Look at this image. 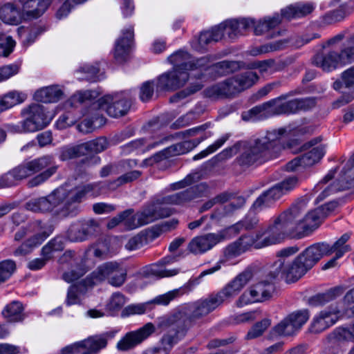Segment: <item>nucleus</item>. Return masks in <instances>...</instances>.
Returning a JSON list of instances; mask_svg holds the SVG:
<instances>
[{
  "mask_svg": "<svg viewBox=\"0 0 354 354\" xmlns=\"http://www.w3.org/2000/svg\"><path fill=\"white\" fill-rule=\"evenodd\" d=\"M339 314L340 310L337 306H330L320 311L313 317L308 328V332L312 334H319L322 333L338 321Z\"/></svg>",
  "mask_w": 354,
  "mask_h": 354,
  "instance_id": "obj_13",
  "label": "nucleus"
},
{
  "mask_svg": "<svg viewBox=\"0 0 354 354\" xmlns=\"http://www.w3.org/2000/svg\"><path fill=\"white\" fill-rule=\"evenodd\" d=\"M155 330V326L151 323H147L140 329L129 332L117 344L120 351H125L131 349L147 339Z\"/></svg>",
  "mask_w": 354,
  "mask_h": 354,
  "instance_id": "obj_19",
  "label": "nucleus"
},
{
  "mask_svg": "<svg viewBox=\"0 0 354 354\" xmlns=\"http://www.w3.org/2000/svg\"><path fill=\"white\" fill-rule=\"evenodd\" d=\"M224 90L225 88L223 87V83L220 82L207 87L203 91V93L205 97L209 98L217 99L221 97H226Z\"/></svg>",
  "mask_w": 354,
  "mask_h": 354,
  "instance_id": "obj_60",
  "label": "nucleus"
},
{
  "mask_svg": "<svg viewBox=\"0 0 354 354\" xmlns=\"http://www.w3.org/2000/svg\"><path fill=\"white\" fill-rule=\"evenodd\" d=\"M242 65L241 62L224 60L212 65V67L222 75H227L238 71Z\"/></svg>",
  "mask_w": 354,
  "mask_h": 354,
  "instance_id": "obj_50",
  "label": "nucleus"
},
{
  "mask_svg": "<svg viewBox=\"0 0 354 354\" xmlns=\"http://www.w3.org/2000/svg\"><path fill=\"white\" fill-rule=\"evenodd\" d=\"M127 272L125 268L120 266L109 277V283L115 287H120L127 279Z\"/></svg>",
  "mask_w": 354,
  "mask_h": 354,
  "instance_id": "obj_59",
  "label": "nucleus"
},
{
  "mask_svg": "<svg viewBox=\"0 0 354 354\" xmlns=\"http://www.w3.org/2000/svg\"><path fill=\"white\" fill-rule=\"evenodd\" d=\"M325 154L323 147L313 148L310 151L300 156L301 159V167H311L318 162Z\"/></svg>",
  "mask_w": 354,
  "mask_h": 354,
  "instance_id": "obj_45",
  "label": "nucleus"
},
{
  "mask_svg": "<svg viewBox=\"0 0 354 354\" xmlns=\"http://www.w3.org/2000/svg\"><path fill=\"white\" fill-rule=\"evenodd\" d=\"M133 30L129 28L123 32L122 36L115 42L114 57L116 62L122 63L128 57L133 41Z\"/></svg>",
  "mask_w": 354,
  "mask_h": 354,
  "instance_id": "obj_25",
  "label": "nucleus"
},
{
  "mask_svg": "<svg viewBox=\"0 0 354 354\" xmlns=\"http://www.w3.org/2000/svg\"><path fill=\"white\" fill-rule=\"evenodd\" d=\"M271 322L269 319H263L254 324L248 332L245 339H252L261 336L266 329L270 326Z\"/></svg>",
  "mask_w": 354,
  "mask_h": 354,
  "instance_id": "obj_55",
  "label": "nucleus"
},
{
  "mask_svg": "<svg viewBox=\"0 0 354 354\" xmlns=\"http://www.w3.org/2000/svg\"><path fill=\"white\" fill-rule=\"evenodd\" d=\"M282 17L278 13L272 17H265L254 23V32L256 35H261L270 32L282 22Z\"/></svg>",
  "mask_w": 354,
  "mask_h": 354,
  "instance_id": "obj_37",
  "label": "nucleus"
},
{
  "mask_svg": "<svg viewBox=\"0 0 354 354\" xmlns=\"http://www.w3.org/2000/svg\"><path fill=\"white\" fill-rule=\"evenodd\" d=\"M241 290L234 283L232 280L229 282L224 288H223L216 294H212L216 302L220 306L224 301L236 296Z\"/></svg>",
  "mask_w": 354,
  "mask_h": 354,
  "instance_id": "obj_41",
  "label": "nucleus"
},
{
  "mask_svg": "<svg viewBox=\"0 0 354 354\" xmlns=\"http://www.w3.org/2000/svg\"><path fill=\"white\" fill-rule=\"evenodd\" d=\"M266 233L268 236L263 239L266 246L280 242L286 236H290V232L285 228L282 222L279 221L278 217L274 220V223L268 227Z\"/></svg>",
  "mask_w": 354,
  "mask_h": 354,
  "instance_id": "obj_31",
  "label": "nucleus"
},
{
  "mask_svg": "<svg viewBox=\"0 0 354 354\" xmlns=\"http://www.w3.org/2000/svg\"><path fill=\"white\" fill-rule=\"evenodd\" d=\"M67 236L71 241L73 242L84 241L87 239L81 222L73 223L69 227Z\"/></svg>",
  "mask_w": 354,
  "mask_h": 354,
  "instance_id": "obj_57",
  "label": "nucleus"
},
{
  "mask_svg": "<svg viewBox=\"0 0 354 354\" xmlns=\"http://www.w3.org/2000/svg\"><path fill=\"white\" fill-rule=\"evenodd\" d=\"M17 269L16 263L11 259L0 261V285L7 281Z\"/></svg>",
  "mask_w": 354,
  "mask_h": 354,
  "instance_id": "obj_51",
  "label": "nucleus"
},
{
  "mask_svg": "<svg viewBox=\"0 0 354 354\" xmlns=\"http://www.w3.org/2000/svg\"><path fill=\"white\" fill-rule=\"evenodd\" d=\"M170 214V211L167 209L162 208L156 204H150L137 212V218L141 226H142L159 218L169 216Z\"/></svg>",
  "mask_w": 354,
  "mask_h": 354,
  "instance_id": "obj_24",
  "label": "nucleus"
},
{
  "mask_svg": "<svg viewBox=\"0 0 354 354\" xmlns=\"http://www.w3.org/2000/svg\"><path fill=\"white\" fill-rule=\"evenodd\" d=\"M333 86L336 91L340 90L343 86L354 87V66L344 71L340 78L334 82Z\"/></svg>",
  "mask_w": 354,
  "mask_h": 354,
  "instance_id": "obj_48",
  "label": "nucleus"
},
{
  "mask_svg": "<svg viewBox=\"0 0 354 354\" xmlns=\"http://www.w3.org/2000/svg\"><path fill=\"white\" fill-rule=\"evenodd\" d=\"M141 174L142 172L140 171L133 170L120 176L117 179L112 181L97 182L89 183L88 185H97L91 192H93L96 189H115L117 187L123 184L131 183L137 180L138 178H140Z\"/></svg>",
  "mask_w": 354,
  "mask_h": 354,
  "instance_id": "obj_28",
  "label": "nucleus"
},
{
  "mask_svg": "<svg viewBox=\"0 0 354 354\" xmlns=\"http://www.w3.org/2000/svg\"><path fill=\"white\" fill-rule=\"evenodd\" d=\"M351 333L346 327H337L326 336V341L330 344H337L344 342H351Z\"/></svg>",
  "mask_w": 354,
  "mask_h": 354,
  "instance_id": "obj_43",
  "label": "nucleus"
},
{
  "mask_svg": "<svg viewBox=\"0 0 354 354\" xmlns=\"http://www.w3.org/2000/svg\"><path fill=\"white\" fill-rule=\"evenodd\" d=\"M345 289L342 286H336L329 289L325 292L319 293L309 299V304L312 306H323L341 296Z\"/></svg>",
  "mask_w": 354,
  "mask_h": 354,
  "instance_id": "obj_36",
  "label": "nucleus"
},
{
  "mask_svg": "<svg viewBox=\"0 0 354 354\" xmlns=\"http://www.w3.org/2000/svg\"><path fill=\"white\" fill-rule=\"evenodd\" d=\"M188 78L187 72L173 69L158 77L156 87L160 91L176 90L183 86Z\"/></svg>",
  "mask_w": 354,
  "mask_h": 354,
  "instance_id": "obj_20",
  "label": "nucleus"
},
{
  "mask_svg": "<svg viewBox=\"0 0 354 354\" xmlns=\"http://www.w3.org/2000/svg\"><path fill=\"white\" fill-rule=\"evenodd\" d=\"M21 115L27 117L23 122V129L30 133L44 129L50 123L53 116L46 112L43 105L39 104H32L24 109Z\"/></svg>",
  "mask_w": 354,
  "mask_h": 354,
  "instance_id": "obj_5",
  "label": "nucleus"
},
{
  "mask_svg": "<svg viewBox=\"0 0 354 354\" xmlns=\"http://www.w3.org/2000/svg\"><path fill=\"white\" fill-rule=\"evenodd\" d=\"M288 43V39H281L270 44L261 46L259 48L251 51V55H257L262 53L276 51L283 49Z\"/></svg>",
  "mask_w": 354,
  "mask_h": 354,
  "instance_id": "obj_54",
  "label": "nucleus"
},
{
  "mask_svg": "<svg viewBox=\"0 0 354 354\" xmlns=\"http://www.w3.org/2000/svg\"><path fill=\"white\" fill-rule=\"evenodd\" d=\"M316 105L315 98H296L278 104L279 115L295 114L299 111H308Z\"/></svg>",
  "mask_w": 354,
  "mask_h": 354,
  "instance_id": "obj_22",
  "label": "nucleus"
},
{
  "mask_svg": "<svg viewBox=\"0 0 354 354\" xmlns=\"http://www.w3.org/2000/svg\"><path fill=\"white\" fill-rule=\"evenodd\" d=\"M282 134H266L246 144L240 156L235 159V162L243 168H248L255 163H261L274 149L280 147L290 149L297 153L315 145L322 140V136H318L310 141L303 143L300 134H292L287 140H283L279 136Z\"/></svg>",
  "mask_w": 354,
  "mask_h": 354,
  "instance_id": "obj_1",
  "label": "nucleus"
},
{
  "mask_svg": "<svg viewBox=\"0 0 354 354\" xmlns=\"http://www.w3.org/2000/svg\"><path fill=\"white\" fill-rule=\"evenodd\" d=\"M254 210L255 209L252 207V209L248 212L245 218L235 225V228L239 230L242 229L245 230L254 229L259 221L258 217L254 213Z\"/></svg>",
  "mask_w": 354,
  "mask_h": 354,
  "instance_id": "obj_53",
  "label": "nucleus"
},
{
  "mask_svg": "<svg viewBox=\"0 0 354 354\" xmlns=\"http://www.w3.org/2000/svg\"><path fill=\"white\" fill-rule=\"evenodd\" d=\"M91 109L95 111V112L91 113L89 116L85 118L77 126V129L80 132L91 133L99 130L106 122V119L102 113L103 110L99 108L94 109L93 105L91 106Z\"/></svg>",
  "mask_w": 354,
  "mask_h": 354,
  "instance_id": "obj_26",
  "label": "nucleus"
},
{
  "mask_svg": "<svg viewBox=\"0 0 354 354\" xmlns=\"http://www.w3.org/2000/svg\"><path fill=\"white\" fill-rule=\"evenodd\" d=\"M63 95V91L57 86H50L37 90L34 99L40 102L51 103L59 101Z\"/></svg>",
  "mask_w": 354,
  "mask_h": 354,
  "instance_id": "obj_33",
  "label": "nucleus"
},
{
  "mask_svg": "<svg viewBox=\"0 0 354 354\" xmlns=\"http://www.w3.org/2000/svg\"><path fill=\"white\" fill-rule=\"evenodd\" d=\"M199 142L198 140H184L168 147V151L173 156L186 153L196 147Z\"/></svg>",
  "mask_w": 354,
  "mask_h": 354,
  "instance_id": "obj_49",
  "label": "nucleus"
},
{
  "mask_svg": "<svg viewBox=\"0 0 354 354\" xmlns=\"http://www.w3.org/2000/svg\"><path fill=\"white\" fill-rule=\"evenodd\" d=\"M218 30L222 33V38L225 34H227L230 39H234L238 35H242L239 29V24L237 20H227L216 26Z\"/></svg>",
  "mask_w": 354,
  "mask_h": 354,
  "instance_id": "obj_47",
  "label": "nucleus"
},
{
  "mask_svg": "<svg viewBox=\"0 0 354 354\" xmlns=\"http://www.w3.org/2000/svg\"><path fill=\"white\" fill-rule=\"evenodd\" d=\"M93 108L105 111L113 118L124 116L129 111L131 102L129 99L120 95H105L93 103Z\"/></svg>",
  "mask_w": 354,
  "mask_h": 354,
  "instance_id": "obj_9",
  "label": "nucleus"
},
{
  "mask_svg": "<svg viewBox=\"0 0 354 354\" xmlns=\"http://www.w3.org/2000/svg\"><path fill=\"white\" fill-rule=\"evenodd\" d=\"M24 310V306L20 301H12L5 306L2 315L9 322H22L26 317Z\"/></svg>",
  "mask_w": 354,
  "mask_h": 354,
  "instance_id": "obj_34",
  "label": "nucleus"
},
{
  "mask_svg": "<svg viewBox=\"0 0 354 354\" xmlns=\"http://www.w3.org/2000/svg\"><path fill=\"white\" fill-rule=\"evenodd\" d=\"M185 313L181 308L176 309L171 313L158 317L156 328L160 333H171L185 336L189 328L185 319Z\"/></svg>",
  "mask_w": 354,
  "mask_h": 354,
  "instance_id": "obj_7",
  "label": "nucleus"
},
{
  "mask_svg": "<svg viewBox=\"0 0 354 354\" xmlns=\"http://www.w3.org/2000/svg\"><path fill=\"white\" fill-rule=\"evenodd\" d=\"M253 270L251 268H247L242 272L239 274L232 281L241 290L243 287L252 279Z\"/></svg>",
  "mask_w": 354,
  "mask_h": 354,
  "instance_id": "obj_63",
  "label": "nucleus"
},
{
  "mask_svg": "<svg viewBox=\"0 0 354 354\" xmlns=\"http://www.w3.org/2000/svg\"><path fill=\"white\" fill-rule=\"evenodd\" d=\"M37 223L41 231L28 239L34 248L41 244L53 232V227L50 225H41V221H37Z\"/></svg>",
  "mask_w": 354,
  "mask_h": 354,
  "instance_id": "obj_52",
  "label": "nucleus"
},
{
  "mask_svg": "<svg viewBox=\"0 0 354 354\" xmlns=\"http://www.w3.org/2000/svg\"><path fill=\"white\" fill-rule=\"evenodd\" d=\"M349 239L350 234L346 233L344 234L333 245H329V248H333V251L332 252V254L335 253V256L323 266V270H327L335 267L337 264V259L342 257L346 252L351 250L350 245L346 244Z\"/></svg>",
  "mask_w": 354,
  "mask_h": 354,
  "instance_id": "obj_30",
  "label": "nucleus"
},
{
  "mask_svg": "<svg viewBox=\"0 0 354 354\" xmlns=\"http://www.w3.org/2000/svg\"><path fill=\"white\" fill-rule=\"evenodd\" d=\"M191 57L187 52L178 50L169 56L168 60L174 65L173 69L187 72Z\"/></svg>",
  "mask_w": 354,
  "mask_h": 354,
  "instance_id": "obj_40",
  "label": "nucleus"
},
{
  "mask_svg": "<svg viewBox=\"0 0 354 354\" xmlns=\"http://www.w3.org/2000/svg\"><path fill=\"white\" fill-rule=\"evenodd\" d=\"M306 212L304 203H297L283 211L279 216L281 221L290 233V236L297 239V234L301 231L304 213Z\"/></svg>",
  "mask_w": 354,
  "mask_h": 354,
  "instance_id": "obj_10",
  "label": "nucleus"
},
{
  "mask_svg": "<svg viewBox=\"0 0 354 354\" xmlns=\"http://www.w3.org/2000/svg\"><path fill=\"white\" fill-rule=\"evenodd\" d=\"M314 9L311 3H297L290 5L281 10V16L283 19L290 21L293 18L305 17L313 12Z\"/></svg>",
  "mask_w": 354,
  "mask_h": 354,
  "instance_id": "obj_32",
  "label": "nucleus"
},
{
  "mask_svg": "<svg viewBox=\"0 0 354 354\" xmlns=\"http://www.w3.org/2000/svg\"><path fill=\"white\" fill-rule=\"evenodd\" d=\"M218 306L216 299L210 295L205 299L182 306L180 308L182 312L185 313L184 317L189 329L197 320L207 315Z\"/></svg>",
  "mask_w": 354,
  "mask_h": 354,
  "instance_id": "obj_8",
  "label": "nucleus"
},
{
  "mask_svg": "<svg viewBox=\"0 0 354 354\" xmlns=\"http://www.w3.org/2000/svg\"><path fill=\"white\" fill-rule=\"evenodd\" d=\"M333 251V248H329L328 243H317L306 248L298 256L310 270L323 257L332 254Z\"/></svg>",
  "mask_w": 354,
  "mask_h": 354,
  "instance_id": "obj_16",
  "label": "nucleus"
},
{
  "mask_svg": "<svg viewBox=\"0 0 354 354\" xmlns=\"http://www.w3.org/2000/svg\"><path fill=\"white\" fill-rule=\"evenodd\" d=\"M225 237L224 233L221 232L198 236L191 240L187 245V250L194 254H203L223 241Z\"/></svg>",
  "mask_w": 354,
  "mask_h": 354,
  "instance_id": "obj_15",
  "label": "nucleus"
},
{
  "mask_svg": "<svg viewBox=\"0 0 354 354\" xmlns=\"http://www.w3.org/2000/svg\"><path fill=\"white\" fill-rule=\"evenodd\" d=\"M259 79L253 71H246L222 82L226 97H233L251 87Z\"/></svg>",
  "mask_w": 354,
  "mask_h": 354,
  "instance_id": "obj_12",
  "label": "nucleus"
},
{
  "mask_svg": "<svg viewBox=\"0 0 354 354\" xmlns=\"http://www.w3.org/2000/svg\"><path fill=\"white\" fill-rule=\"evenodd\" d=\"M333 251V248H329L328 243H317L306 248L298 256L310 270L323 257L332 254Z\"/></svg>",
  "mask_w": 354,
  "mask_h": 354,
  "instance_id": "obj_17",
  "label": "nucleus"
},
{
  "mask_svg": "<svg viewBox=\"0 0 354 354\" xmlns=\"http://www.w3.org/2000/svg\"><path fill=\"white\" fill-rule=\"evenodd\" d=\"M24 100V96L21 93L13 91L3 96H0V113L15 105L22 102Z\"/></svg>",
  "mask_w": 354,
  "mask_h": 354,
  "instance_id": "obj_44",
  "label": "nucleus"
},
{
  "mask_svg": "<svg viewBox=\"0 0 354 354\" xmlns=\"http://www.w3.org/2000/svg\"><path fill=\"white\" fill-rule=\"evenodd\" d=\"M81 223L87 239L89 237L95 236L100 232V223L96 220L89 219L87 221H84Z\"/></svg>",
  "mask_w": 354,
  "mask_h": 354,
  "instance_id": "obj_62",
  "label": "nucleus"
},
{
  "mask_svg": "<svg viewBox=\"0 0 354 354\" xmlns=\"http://www.w3.org/2000/svg\"><path fill=\"white\" fill-rule=\"evenodd\" d=\"M53 160L51 156H44L25 162L11 170L18 181L40 172L27 182V187L33 188L45 183L57 172L58 166L51 165Z\"/></svg>",
  "mask_w": 354,
  "mask_h": 354,
  "instance_id": "obj_4",
  "label": "nucleus"
},
{
  "mask_svg": "<svg viewBox=\"0 0 354 354\" xmlns=\"http://www.w3.org/2000/svg\"><path fill=\"white\" fill-rule=\"evenodd\" d=\"M205 189V185L198 184L184 191L163 196L158 199L157 202L158 204L182 205L201 196Z\"/></svg>",
  "mask_w": 354,
  "mask_h": 354,
  "instance_id": "obj_18",
  "label": "nucleus"
},
{
  "mask_svg": "<svg viewBox=\"0 0 354 354\" xmlns=\"http://www.w3.org/2000/svg\"><path fill=\"white\" fill-rule=\"evenodd\" d=\"M86 145L89 155L100 153L106 149L108 146V142L106 137L100 136L95 140L86 142Z\"/></svg>",
  "mask_w": 354,
  "mask_h": 354,
  "instance_id": "obj_58",
  "label": "nucleus"
},
{
  "mask_svg": "<svg viewBox=\"0 0 354 354\" xmlns=\"http://www.w3.org/2000/svg\"><path fill=\"white\" fill-rule=\"evenodd\" d=\"M301 92L300 89H295L290 91L286 94H283L277 98L272 99L270 101L261 104V107L263 111L264 118L279 115L277 106L278 102L285 100L290 97L301 94Z\"/></svg>",
  "mask_w": 354,
  "mask_h": 354,
  "instance_id": "obj_35",
  "label": "nucleus"
},
{
  "mask_svg": "<svg viewBox=\"0 0 354 354\" xmlns=\"http://www.w3.org/2000/svg\"><path fill=\"white\" fill-rule=\"evenodd\" d=\"M299 251L296 246L280 250L277 259L269 268L268 277L272 279H283L288 283H294L304 277L309 270L299 256L293 259L290 257Z\"/></svg>",
  "mask_w": 354,
  "mask_h": 354,
  "instance_id": "obj_3",
  "label": "nucleus"
},
{
  "mask_svg": "<svg viewBox=\"0 0 354 354\" xmlns=\"http://www.w3.org/2000/svg\"><path fill=\"white\" fill-rule=\"evenodd\" d=\"M21 5V19L30 20L37 19L44 14L50 6V0H19Z\"/></svg>",
  "mask_w": 354,
  "mask_h": 354,
  "instance_id": "obj_23",
  "label": "nucleus"
},
{
  "mask_svg": "<svg viewBox=\"0 0 354 354\" xmlns=\"http://www.w3.org/2000/svg\"><path fill=\"white\" fill-rule=\"evenodd\" d=\"M203 85L201 82L192 83L187 88L176 93L169 98L171 103L178 102L190 95H192L203 88Z\"/></svg>",
  "mask_w": 354,
  "mask_h": 354,
  "instance_id": "obj_56",
  "label": "nucleus"
},
{
  "mask_svg": "<svg viewBox=\"0 0 354 354\" xmlns=\"http://www.w3.org/2000/svg\"><path fill=\"white\" fill-rule=\"evenodd\" d=\"M301 231L297 234V239H301L307 235L310 232L317 228L319 225V212L317 210L307 213V209L304 213Z\"/></svg>",
  "mask_w": 354,
  "mask_h": 354,
  "instance_id": "obj_38",
  "label": "nucleus"
},
{
  "mask_svg": "<svg viewBox=\"0 0 354 354\" xmlns=\"http://www.w3.org/2000/svg\"><path fill=\"white\" fill-rule=\"evenodd\" d=\"M126 211L129 213L125 215L122 219V225L125 229L131 230L141 226L140 223L137 218V212L133 214L134 210L133 209H128Z\"/></svg>",
  "mask_w": 354,
  "mask_h": 354,
  "instance_id": "obj_61",
  "label": "nucleus"
},
{
  "mask_svg": "<svg viewBox=\"0 0 354 354\" xmlns=\"http://www.w3.org/2000/svg\"><path fill=\"white\" fill-rule=\"evenodd\" d=\"M179 293L180 290L178 289H175L174 290L169 291L165 294L157 296L150 303L157 305L167 306L171 301L178 297L179 296Z\"/></svg>",
  "mask_w": 354,
  "mask_h": 354,
  "instance_id": "obj_64",
  "label": "nucleus"
},
{
  "mask_svg": "<svg viewBox=\"0 0 354 354\" xmlns=\"http://www.w3.org/2000/svg\"><path fill=\"white\" fill-rule=\"evenodd\" d=\"M187 71H198V73L196 75L197 79H201L204 76L203 71H206L210 67L211 62L207 56L202 57L200 58H194L191 57Z\"/></svg>",
  "mask_w": 354,
  "mask_h": 354,
  "instance_id": "obj_42",
  "label": "nucleus"
},
{
  "mask_svg": "<svg viewBox=\"0 0 354 354\" xmlns=\"http://www.w3.org/2000/svg\"><path fill=\"white\" fill-rule=\"evenodd\" d=\"M274 286L268 281H260L250 287L239 297L238 302L247 304L252 302H262L271 297Z\"/></svg>",
  "mask_w": 354,
  "mask_h": 354,
  "instance_id": "obj_14",
  "label": "nucleus"
},
{
  "mask_svg": "<svg viewBox=\"0 0 354 354\" xmlns=\"http://www.w3.org/2000/svg\"><path fill=\"white\" fill-rule=\"evenodd\" d=\"M222 39V33L218 30L217 26L210 30L202 32L198 39V46H194L197 50L204 49L206 46L212 42H217Z\"/></svg>",
  "mask_w": 354,
  "mask_h": 354,
  "instance_id": "obj_39",
  "label": "nucleus"
},
{
  "mask_svg": "<svg viewBox=\"0 0 354 354\" xmlns=\"http://www.w3.org/2000/svg\"><path fill=\"white\" fill-rule=\"evenodd\" d=\"M298 178L290 176L277 183L269 189L263 192L254 202L252 208L261 209L280 199L283 195L292 190L297 184Z\"/></svg>",
  "mask_w": 354,
  "mask_h": 354,
  "instance_id": "obj_6",
  "label": "nucleus"
},
{
  "mask_svg": "<svg viewBox=\"0 0 354 354\" xmlns=\"http://www.w3.org/2000/svg\"><path fill=\"white\" fill-rule=\"evenodd\" d=\"M120 265L115 261H111L104 263L100 266L93 272V277L98 281H103L105 279H109L112 274Z\"/></svg>",
  "mask_w": 354,
  "mask_h": 354,
  "instance_id": "obj_46",
  "label": "nucleus"
},
{
  "mask_svg": "<svg viewBox=\"0 0 354 354\" xmlns=\"http://www.w3.org/2000/svg\"><path fill=\"white\" fill-rule=\"evenodd\" d=\"M309 317V311L306 309L293 312L275 326L274 330L279 335H294L306 323Z\"/></svg>",
  "mask_w": 354,
  "mask_h": 354,
  "instance_id": "obj_11",
  "label": "nucleus"
},
{
  "mask_svg": "<svg viewBox=\"0 0 354 354\" xmlns=\"http://www.w3.org/2000/svg\"><path fill=\"white\" fill-rule=\"evenodd\" d=\"M312 62L324 71L334 70L339 64H342L339 53L335 51L318 53L313 57Z\"/></svg>",
  "mask_w": 354,
  "mask_h": 354,
  "instance_id": "obj_27",
  "label": "nucleus"
},
{
  "mask_svg": "<svg viewBox=\"0 0 354 354\" xmlns=\"http://www.w3.org/2000/svg\"><path fill=\"white\" fill-rule=\"evenodd\" d=\"M354 187V170L345 168L339 177L333 184L327 187L317 198V201L324 200L330 193L349 189Z\"/></svg>",
  "mask_w": 354,
  "mask_h": 354,
  "instance_id": "obj_21",
  "label": "nucleus"
},
{
  "mask_svg": "<svg viewBox=\"0 0 354 354\" xmlns=\"http://www.w3.org/2000/svg\"><path fill=\"white\" fill-rule=\"evenodd\" d=\"M96 185H84L71 190H68L63 185L59 186L46 196L30 200L25 207L35 213L54 211V215L61 218L75 216L80 212V204L82 199Z\"/></svg>",
  "mask_w": 354,
  "mask_h": 354,
  "instance_id": "obj_2",
  "label": "nucleus"
},
{
  "mask_svg": "<svg viewBox=\"0 0 354 354\" xmlns=\"http://www.w3.org/2000/svg\"><path fill=\"white\" fill-rule=\"evenodd\" d=\"M112 336L109 333L88 337L82 340L83 351L81 354H97L106 347L109 339Z\"/></svg>",
  "mask_w": 354,
  "mask_h": 354,
  "instance_id": "obj_29",
  "label": "nucleus"
}]
</instances>
